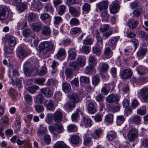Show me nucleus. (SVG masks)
I'll use <instances>...</instances> for the list:
<instances>
[{
    "mask_svg": "<svg viewBox=\"0 0 148 148\" xmlns=\"http://www.w3.org/2000/svg\"><path fill=\"white\" fill-rule=\"evenodd\" d=\"M90 50L91 47L89 46L83 45L82 48V51L85 53H88Z\"/></svg>",
    "mask_w": 148,
    "mask_h": 148,
    "instance_id": "49",
    "label": "nucleus"
},
{
    "mask_svg": "<svg viewBox=\"0 0 148 148\" xmlns=\"http://www.w3.org/2000/svg\"><path fill=\"white\" fill-rule=\"evenodd\" d=\"M49 131L51 133L56 131L59 133H62L63 130V126L61 123L54 124L53 125L50 126L49 127Z\"/></svg>",
    "mask_w": 148,
    "mask_h": 148,
    "instance_id": "5",
    "label": "nucleus"
},
{
    "mask_svg": "<svg viewBox=\"0 0 148 148\" xmlns=\"http://www.w3.org/2000/svg\"><path fill=\"white\" fill-rule=\"evenodd\" d=\"M41 5L38 1L34 0L31 5V8L33 11H38L41 9Z\"/></svg>",
    "mask_w": 148,
    "mask_h": 148,
    "instance_id": "16",
    "label": "nucleus"
},
{
    "mask_svg": "<svg viewBox=\"0 0 148 148\" xmlns=\"http://www.w3.org/2000/svg\"><path fill=\"white\" fill-rule=\"evenodd\" d=\"M8 8L5 6L0 7V20H5L8 17Z\"/></svg>",
    "mask_w": 148,
    "mask_h": 148,
    "instance_id": "6",
    "label": "nucleus"
},
{
    "mask_svg": "<svg viewBox=\"0 0 148 148\" xmlns=\"http://www.w3.org/2000/svg\"><path fill=\"white\" fill-rule=\"evenodd\" d=\"M100 82L99 77L97 75L94 76L92 79V84L95 86H96Z\"/></svg>",
    "mask_w": 148,
    "mask_h": 148,
    "instance_id": "54",
    "label": "nucleus"
},
{
    "mask_svg": "<svg viewBox=\"0 0 148 148\" xmlns=\"http://www.w3.org/2000/svg\"><path fill=\"white\" fill-rule=\"evenodd\" d=\"M23 70L25 74H29L33 71V68L29 62H26L23 65Z\"/></svg>",
    "mask_w": 148,
    "mask_h": 148,
    "instance_id": "12",
    "label": "nucleus"
},
{
    "mask_svg": "<svg viewBox=\"0 0 148 148\" xmlns=\"http://www.w3.org/2000/svg\"><path fill=\"white\" fill-rule=\"evenodd\" d=\"M67 131L70 132H76L77 130V127L75 124H70L67 126Z\"/></svg>",
    "mask_w": 148,
    "mask_h": 148,
    "instance_id": "28",
    "label": "nucleus"
},
{
    "mask_svg": "<svg viewBox=\"0 0 148 148\" xmlns=\"http://www.w3.org/2000/svg\"><path fill=\"white\" fill-rule=\"evenodd\" d=\"M103 47L95 45L92 48V53L97 56H99L101 53Z\"/></svg>",
    "mask_w": 148,
    "mask_h": 148,
    "instance_id": "18",
    "label": "nucleus"
},
{
    "mask_svg": "<svg viewBox=\"0 0 148 148\" xmlns=\"http://www.w3.org/2000/svg\"><path fill=\"white\" fill-rule=\"evenodd\" d=\"M139 94L143 97L145 101L148 103V88H144L140 90Z\"/></svg>",
    "mask_w": 148,
    "mask_h": 148,
    "instance_id": "11",
    "label": "nucleus"
},
{
    "mask_svg": "<svg viewBox=\"0 0 148 148\" xmlns=\"http://www.w3.org/2000/svg\"><path fill=\"white\" fill-rule=\"evenodd\" d=\"M41 25L40 23L35 22L32 24V28L33 30L38 32L40 31L41 28Z\"/></svg>",
    "mask_w": 148,
    "mask_h": 148,
    "instance_id": "24",
    "label": "nucleus"
},
{
    "mask_svg": "<svg viewBox=\"0 0 148 148\" xmlns=\"http://www.w3.org/2000/svg\"><path fill=\"white\" fill-rule=\"evenodd\" d=\"M31 33V31L29 28L24 29L23 31V34L25 37H28L29 36Z\"/></svg>",
    "mask_w": 148,
    "mask_h": 148,
    "instance_id": "60",
    "label": "nucleus"
},
{
    "mask_svg": "<svg viewBox=\"0 0 148 148\" xmlns=\"http://www.w3.org/2000/svg\"><path fill=\"white\" fill-rule=\"evenodd\" d=\"M125 118L122 115H118L116 116V123L118 125H120L125 121Z\"/></svg>",
    "mask_w": 148,
    "mask_h": 148,
    "instance_id": "40",
    "label": "nucleus"
},
{
    "mask_svg": "<svg viewBox=\"0 0 148 148\" xmlns=\"http://www.w3.org/2000/svg\"><path fill=\"white\" fill-rule=\"evenodd\" d=\"M142 12V10L140 8H138L134 10L133 12V14L136 17L140 16Z\"/></svg>",
    "mask_w": 148,
    "mask_h": 148,
    "instance_id": "51",
    "label": "nucleus"
},
{
    "mask_svg": "<svg viewBox=\"0 0 148 148\" xmlns=\"http://www.w3.org/2000/svg\"><path fill=\"white\" fill-rule=\"evenodd\" d=\"M114 86L113 83L109 84H105L104 87H102L101 89V94L104 95H107L108 93L111 88V91L114 90Z\"/></svg>",
    "mask_w": 148,
    "mask_h": 148,
    "instance_id": "7",
    "label": "nucleus"
},
{
    "mask_svg": "<svg viewBox=\"0 0 148 148\" xmlns=\"http://www.w3.org/2000/svg\"><path fill=\"white\" fill-rule=\"evenodd\" d=\"M110 29V26L108 24H105L102 25L99 29L100 31L102 32H106Z\"/></svg>",
    "mask_w": 148,
    "mask_h": 148,
    "instance_id": "47",
    "label": "nucleus"
},
{
    "mask_svg": "<svg viewBox=\"0 0 148 148\" xmlns=\"http://www.w3.org/2000/svg\"><path fill=\"white\" fill-rule=\"evenodd\" d=\"M54 47V45L51 42L49 41H44L40 44L39 50L40 51L43 50L42 53L45 54L49 51L52 50Z\"/></svg>",
    "mask_w": 148,
    "mask_h": 148,
    "instance_id": "1",
    "label": "nucleus"
},
{
    "mask_svg": "<svg viewBox=\"0 0 148 148\" xmlns=\"http://www.w3.org/2000/svg\"><path fill=\"white\" fill-rule=\"evenodd\" d=\"M69 10L70 13L73 16L78 17L79 16L80 13L74 7H70Z\"/></svg>",
    "mask_w": 148,
    "mask_h": 148,
    "instance_id": "25",
    "label": "nucleus"
},
{
    "mask_svg": "<svg viewBox=\"0 0 148 148\" xmlns=\"http://www.w3.org/2000/svg\"><path fill=\"white\" fill-rule=\"evenodd\" d=\"M109 68V65L106 63H101L100 66L101 71L103 73L107 71Z\"/></svg>",
    "mask_w": 148,
    "mask_h": 148,
    "instance_id": "42",
    "label": "nucleus"
},
{
    "mask_svg": "<svg viewBox=\"0 0 148 148\" xmlns=\"http://www.w3.org/2000/svg\"><path fill=\"white\" fill-rule=\"evenodd\" d=\"M14 124V127L15 130H19L21 127V121L18 118H16Z\"/></svg>",
    "mask_w": 148,
    "mask_h": 148,
    "instance_id": "46",
    "label": "nucleus"
},
{
    "mask_svg": "<svg viewBox=\"0 0 148 148\" xmlns=\"http://www.w3.org/2000/svg\"><path fill=\"white\" fill-rule=\"evenodd\" d=\"M44 106L49 110H52L54 108L53 102L51 100H46L44 103Z\"/></svg>",
    "mask_w": 148,
    "mask_h": 148,
    "instance_id": "19",
    "label": "nucleus"
},
{
    "mask_svg": "<svg viewBox=\"0 0 148 148\" xmlns=\"http://www.w3.org/2000/svg\"><path fill=\"white\" fill-rule=\"evenodd\" d=\"M113 115L111 114H109L106 116L105 120L106 121L111 123L113 121Z\"/></svg>",
    "mask_w": 148,
    "mask_h": 148,
    "instance_id": "57",
    "label": "nucleus"
},
{
    "mask_svg": "<svg viewBox=\"0 0 148 148\" xmlns=\"http://www.w3.org/2000/svg\"><path fill=\"white\" fill-rule=\"evenodd\" d=\"M102 132V130L99 128L95 130L93 134L92 137L94 139H98L101 137V135Z\"/></svg>",
    "mask_w": 148,
    "mask_h": 148,
    "instance_id": "23",
    "label": "nucleus"
},
{
    "mask_svg": "<svg viewBox=\"0 0 148 148\" xmlns=\"http://www.w3.org/2000/svg\"><path fill=\"white\" fill-rule=\"evenodd\" d=\"M81 124L85 125L86 127H90L92 125V121L88 118L83 116L82 120L81 121Z\"/></svg>",
    "mask_w": 148,
    "mask_h": 148,
    "instance_id": "17",
    "label": "nucleus"
},
{
    "mask_svg": "<svg viewBox=\"0 0 148 148\" xmlns=\"http://www.w3.org/2000/svg\"><path fill=\"white\" fill-rule=\"evenodd\" d=\"M82 30L80 28L74 27L71 28L70 34L71 35H75L78 33L81 32Z\"/></svg>",
    "mask_w": 148,
    "mask_h": 148,
    "instance_id": "36",
    "label": "nucleus"
},
{
    "mask_svg": "<svg viewBox=\"0 0 148 148\" xmlns=\"http://www.w3.org/2000/svg\"><path fill=\"white\" fill-rule=\"evenodd\" d=\"M100 17L101 18L102 21L108 22V19L110 17V15L108 14L106 11H102L101 13Z\"/></svg>",
    "mask_w": 148,
    "mask_h": 148,
    "instance_id": "21",
    "label": "nucleus"
},
{
    "mask_svg": "<svg viewBox=\"0 0 148 148\" xmlns=\"http://www.w3.org/2000/svg\"><path fill=\"white\" fill-rule=\"evenodd\" d=\"M96 11L98 12V9L99 12L102 10H107L108 7V1H104L97 3L96 5Z\"/></svg>",
    "mask_w": 148,
    "mask_h": 148,
    "instance_id": "3",
    "label": "nucleus"
},
{
    "mask_svg": "<svg viewBox=\"0 0 148 148\" xmlns=\"http://www.w3.org/2000/svg\"><path fill=\"white\" fill-rule=\"evenodd\" d=\"M116 133L114 132H111L107 134V137L110 141H111L116 137Z\"/></svg>",
    "mask_w": 148,
    "mask_h": 148,
    "instance_id": "56",
    "label": "nucleus"
},
{
    "mask_svg": "<svg viewBox=\"0 0 148 148\" xmlns=\"http://www.w3.org/2000/svg\"><path fill=\"white\" fill-rule=\"evenodd\" d=\"M132 121L135 124L139 125L141 123V118L139 116L136 115L133 117L132 119Z\"/></svg>",
    "mask_w": 148,
    "mask_h": 148,
    "instance_id": "32",
    "label": "nucleus"
},
{
    "mask_svg": "<svg viewBox=\"0 0 148 148\" xmlns=\"http://www.w3.org/2000/svg\"><path fill=\"white\" fill-rule=\"evenodd\" d=\"M16 40L15 38L12 36L9 37L8 43L10 47H13L16 43Z\"/></svg>",
    "mask_w": 148,
    "mask_h": 148,
    "instance_id": "45",
    "label": "nucleus"
},
{
    "mask_svg": "<svg viewBox=\"0 0 148 148\" xmlns=\"http://www.w3.org/2000/svg\"><path fill=\"white\" fill-rule=\"evenodd\" d=\"M69 24L71 26L77 25L79 24V21L77 18H73L70 21Z\"/></svg>",
    "mask_w": 148,
    "mask_h": 148,
    "instance_id": "41",
    "label": "nucleus"
},
{
    "mask_svg": "<svg viewBox=\"0 0 148 148\" xmlns=\"http://www.w3.org/2000/svg\"><path fill=\"white\" fill-rule=\"evenodd\" d=\"M112 7L110 9V11L111 13L115 14L119 10V5L118 3L114 2Z\"/></svg>",
    "mask_w": 148,
    "mask_h": 148,
    "instance_id": "20",
    "label": "nucleus"
},
{
    "mask_svg": "<svg viewBox=\"0 0 148 148\" xmlns=\"http://www.w3.org/2000/svg\"><path fill=\"white\" fill-rule=\"evenodd\" d=\"M86 105L89 113L93 114L96 111V108L90 98H87L86 102Z\"/></svg>",
    "mask_w": 148,
    "mask_h": 148,
    "instance_id": "2",
    "label": "nucleus"
},
{
    "mask_svg": "<svg viewBox=\"0 0 148 148\" xmlns=\"http://www.w3.org/2000/svg\"><path fill=\"white\" fill-rule=\"evenodd\" d=\"M120 100V96L117 94H111L108 95L106 98V101L109 103H118Z\"/></svg>",
    "mask_w": 148,
    "mask_h": 148,
    "instance_id": "4",
    "label": "nucleus"
},
{
    "mask_svg": "<svg viewBox=\"0 0 148 148\" xmlns=\"http://www.w3.org/2000/svg\"><path fill=\"white\" fill-rule=\"evenodd\" d=\"M45 9L46 10L49 11L51 12H53L54 11V10L52 6L49 3L45 4Z\"/></svg>",
    "mask_w": 148,
    "mask_h": 148,
    "instance_id": "62",
    "label": "nucleus"
},
{
    "mask_svg": "<svg viewBox=\"0 0 148 148\" xmlns=\"http://www.w3.org/2000/svg\"><path fill=\"white\" fill-rule=\"evenodd\" d=\"M53 119L56 123L60 122L62 119V113L59 111H56L53 115Z\"/></svg>",
    "mask_w": 148,
    "mask_h": 148,
    "instance_id": "13",
    "label": "nucleus"
},
{
    "mask_svg": "<svg viewBox=\"0 0 148 148\" xmlns=\"http://www.w3.org/2000/svg\"><path fill=\"white\" fill-rule=\"evenodd\" d=\"M67 146L63 141H59L54 145L53 148H65Z\"/></svg>",
    "mask_w": 148,
    "mask_h": 148,
    "instance_id": "29",
    "label": "nucleus"
},
{
    "mask_svg": "<svg viewBox=\"0 0 148 148\" xmlns=\"http://www.w3.org/2000/svg\"><path fill=\"white\" fill-rule=\"evenodd\" d=\"M76 62L79 67H81L84 66L86 64L85 59L81 57L78 58L77 59Z\"/></svg>",
    "mask_w": 148,
    "mask_h": 148,
    "instance_id": "33",
    "label": "nucleus"
},
{
    "mask_svg": "<svg viewBox=\"0 0 148 148\" xmlns=\"http://www.w3.org/2000/svg\"><path fill=\"white\" fill-rule=\"evenodd\" d=\"M51 18V16L48 14L47 13H44L40 15V18L43 21H45L48 18Z\"/></svg>",
    "mask_w": 148,
    "mask_h": 148,
    "instance_id": "58",
    "label": "nucleus"
},
{
    "mask_svg": "<svg viewBox=\"0 0 148 148\" xmlns=\"http://www.w3.org/2000/svg\"><path fill=\"white\" fill-rule=\"evenodd\" d=\"M88 62L89 65L92 66H94L96 65V59L94 56L91 55L88 58Z\"/></svg>",
    "mask_w": 148,
    "mask_h": 148,
    "instance_id": "26",
    "label": "nucleus"
},
{
    "mask_svg": "<svg viewBox=\"0 0 148 148\" xmlns=\"http://www.w3.org/2000/svg\"><path fill=\"white\" fill-rule=\"evenodd\" d=\"M62 87L63 90L65 93L69 92L71 89L70 84L67 82L63 83Z\"/></svg>",
    "mask_w": 148,
    "mask_h": 148,
    "instance_id": "27",
    "label": "nucleus"
},
{
    "mask_svg": "<svg viewBox=\"0 0 148 148\" xmlns=\"http://www.w3.org/2000/svg\"><path fill=\"white\" fill-rule=\"evenodd\" d=\"M41 90L46 97L49 98L51 96V92L49 88H44L41 89Z\"/></svg>",
    "mask_w": 148,
    "mask_h": 148,
    "instance_id": "22",
    "label": "nucleus"
},
{
    "mask_svg": "<svg viewBox=\"0 0 148 148\" xmlns=\"http://www.w3.org/2000/svg\"><path fill=\"white\" fill-rule=\"evenodd\" d=\"M147 51V48H141L137 53L138 56H143L145 55Z\"/></svg>",
    "mask_w": 148,
    "mask_h": 148,
    "instance_id": "43",
    "label": "nucleus"
},
{
    "mask_svg": "<svg viewBox=\"0 0 148 148\" xmlns=\"http://www.w3.org/2000/svg\"><path fill=\"white\" fill-rule=\"evenodd\" d=\"M16 54L18 58L23 59L27 56V53L22 47H18L17 49Z\"/></svg>",
    "mask_w": 148,
    "mask_h": 148,
    "instance_id": "10",
    "label": "nucleus"
},
{
    "mask_svg": "<svg viewBox=\"0 0 148 148\" xmlns=\"http://www.w3.org/2000/svg\"><path fill=\"white\" fill-rule=\"evenodd\" d=\"M79 111V110H77L76 112H75L71 115V118L72 121L76 122L77 121L78 118Z\"/></svg>",
    "mask_w": 148,
    "mask_h": 148,
    "instance_id": "48",
    "label": "nucleus"
},
{
    "mask_svg": "<svg viewBox=\"0 0 148 148\" xmlns=\"http://www.w3.org/2000/svg\"><path fill=\"white\" fill-rule=\"evenodd\" d=\"M34 108L36 111L38 113L42 112L44 110V107L41 105H36L35 106Z\"/></svg>",
    "mask_w": 148,
    "mask_h": 148,
    "instance_id": "52",
    "label": "nucleus"
},
{
    "mask_svg": "<svg viewBox=\"0 0 148 148\" xmlns=\"http://www.w3.org/2000/svg\"><path fill=\"white\" fill-rule=\"evenodd\" d=\"M68 59L70 60L75 59L76 58L77 51L75 48H71L68 51Z\"/></svg>",
    "mask_w": 148,
    "mask_h": 148,
    "instance_id": "14",
    "label": "nucleus"
},
{
    "mask_svg": "<svg viewBox=\"0 0 148 148\" xmlns=\"http://www.w3.org/2000/svg\"><path fill=\"white\" fill-rule=\"evenodd\" d=\"M75 106V104L74 103L69 101V102H67L65 104L64 107L66 108L70 109L74 107Z\"/></svg>",
    "mask_w": 148,
    "mask_h": 148,
    "instance_id": "64",
    "label": "nucleus"
},
{
    "mask_svg": "<svg viewBox=\"0 0 148 148\" xmlns=\"http://www.w3.org/2000/svg\"><path fill=\"white\" fill-rule=\"evenodd\" d=\"M41 32L43 35L48 36L50 34L51 30L49 27L45 26L43 27Z\"/></svg>",
    "mask_w": 148,
    "mask_h": 148,
    "instance_id": "31",
    "label": "nucleus"
},
{
    "mask_svg": "<svg viewBox=\"0 0 148 148\" xmlns=\"http://www.w3.org/2000/svg\"><path fill=\"white\" fill-rule=\"evenodd\" d=\"M112 54V52L109 47H107L105 49L104 54L107 58H108L111 57Z\"/></svg>",
    "mask_w": 148,
    "mask_h": 148,
    "instance_id": "39",
    "label": "nucleus"
},
{
    "mask_svg": "<svg viewBox=\"0 0 148 148\" xmlns=\"http://www.w3.org/2000/svg\"><path fill=\"white\" fill-rule=\"evenodd\" d=\"M47 73V69L46 67H43L38 72V74L40 76H43Z\"/></svg>",
    "mask_w": 148,
    "mask_h": 148,
    "instance_id": "63",
    "label": "nucleus"
},
{
    "mask_svg": "<svg viewBox=\"0 0 148 148\" xmlns=\"http://www.w3.org/2000/svg\"><path fill=\"white\" fill-rule=\"evenodd\" d=\"M138 130L134 128L131 129L127 134V137L129 140L131 141L134 140L138 136Z\"/></svg>",
    "mask_w": 148,
    "mask_h": 148,
    "instance_id": "8",
    "label": "nucleus"
},
{
    "mask_svg": "<svg viewBox=\"0 0 148 148\" xmlns=\"http://www.w3.org/2000/svg\"><path fill=\"white\" fill-rule=\"evenodd\" d=\"M132 75V72L130 70L124 69L120 73V75L122 78L126 79L130 78Z\"/></svg>",
    "mask_w": 148,
    "mask_h": 148,
    "instance_id": "9",
    "label": "nucleus"
},
{
    "mask_svg": "<svg viewBox=\"0 0 148 148\" xmlns=\"http://www.w3.org/2000/svg\"><path fill=\"white\" fill-rule=\"evenodd\" d=\"M119 38L117 37H112L109 40L110 41V45L112 48V49H114L116 47L117 41L118 40Z\"/></svg>",
    "mask_w": 148,
    "mask_h": 148,
    "instance_id": "34",
    "label": "nucleus"
},
{
    "mask_svg": "<svg viewBox=\"0 0 148 148\" xmlns=\"http://www.w3.org/2000/svg\"><path fill=\"white\" fill-rule=\"evenodd\" d=\"M39 87L36 85H34L32 86L29 87L28 88V91L32 94H33L37 90H39Z\"/></svg>",
    "mask_w": 148,
    "mask_h": 148,
    "instance_id": "44",
    "label": "nucleus"
},
{
    "mask_svg": "<svg viewBox=\"0 0 148 148\" xmlns=\"http://www.w3.org/2000/svg\"><path fill=\"white\" fill-rule=\"evenodd\" d=\"M90 5L88 3H85L82 6V9L84 11L88 12L90 10Z\"/></svg>",
    "mask_w": 148,
    "mask_h": 148,
    "instance_id": "50",
    "label": "nucleus"
},
{
    "mask_svg": "<svg viewBox=\"0 0 148 148\" xmlns=\"http://www.w3.org/2000/svg\"><path fill=\"white\" fill-rule=\"evenodd\" d=\"M69 66L74 70H77L79 67L76 62L73 61L70 62L69 64Z\"/></svg>",
    "mask_w": 148,
    "mask_h": 148,
    "instance_id": "53",
    "label": "nucleus"
},
{
    "mask_svg": "<svg viewBox=\"0 0 148 148\" xmlns=\"http://www.w3.org/2000/svg\"><path fill=\"white\" fill-rule=\"evenodd\" d=\"M65 53V50L63 49L60 48L58 51L56 56L57 59H59L61 57L64 56Z\"/></svg>",
    "mask_w": 148,
    "mask_h": 148,
    "instance_id": "35",
    "label": "nucleus"
},
{
    "mask_svg": "<svg viewBox=\"0 0 148 148\" xmlns=\"http://www.w3.org/2000/svg\"><path fill=\"white\" fill-rule=\"evenodd\" d=\"M69 98L70 101H72V103L74 104L77 103L79 100L78 96L76 94L73 93L71 95L69 96Z\"/></svg>",
    "mask_w": 148,
    "mask_h": 148,
    "instance_id": "30",
    "label": "nucleus"
},
{
    "mask_svg": "<svg viewBox=\"0 0 148 148\" xmlns=\"http://www.w3.org/2000/svg\"><path fill=\"white\" fill-rule=\"evenodd\" d=\"M66 8V6L64 5H61L58 12V13L60 15H62L64 13Z\"/></svg>",
    "mask_w": 148,
    "mask_h": 148,
    "instance_id": "59",
    "label": "nucleus"
},
{
    "mask_svg": "<svg viewBox=\"0 0 148 148\" xmlns=\"http://www.w3.org/2000/svg\"><path fill=\"white\" fill-rule=\"evenodd\" d=\"M79 136L74 135L71 137V143L73 144H77L79 141Z\"/></svg>",
    "mask_w": 148,
    "mask_h": 148,
    "instance_id": "37",
    "label": "nucleus"
},
{
    "mask_svg": "<svg viewBox=\"0 0 148 148\" xmlns=\"http://www.w3.org/2000/svg\"><path fill=\"white\" fill-rule=\"evenodd\" d=\"M24 99L26 102L29 104H30V103L32 101V96L28 94H26L25 95Z\"/></svg>",
    "mask_w": 148,
    "mask_h": 148,
    "instance_id": "55",
    "label": "nucleus"
},
{
    "mask_svg": "<svg viewBox=\"0 0 148 148\" xmlns=\"http://www.w3.org/2000/svg\"><path fill=\"white\" fill-rule=\"evenodd\" d=\"M37 19L35 14L34 13H29L28 14L27 18L28 21L29 22H32L35 21Z\"/></svg>",
    "mask_w": 148,
    "mask_h": 148,
    "instance_id": "38",
    "label": "nucleus"
},
{
    "mask_svg": "<svg viewBox=\"0 0 148 148\" xmlns=\"http://www.w3.org/2000/svg\"><path fill=\"white\" fill-rule=\"evenodd\" d=\"M138 24V20H135L133 18L129 19L127 24L129 28L132 30H134L135 28Z\"/></svg>",
    "mask_w": 148,
    "mask_h": 148,
    "instance_id": "15",
    "label": "nucleus"
},
{
    "mask_svg": "<svg viewBox=\"0 0 148 148\" xmlns=\"http://www.w3.org/2000/svg\"><path fill=\"white\" fill-rule=\"evenodd\" d=\"M44 99L43 96L41 94L38 95L36 98V101L38 103H42V101Z\"/></svg>",
    "mask_w": 148,
    "mask_h": 148,
    "instance_id": "61",
    "label": "nucleus"
}]
</instances>
